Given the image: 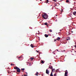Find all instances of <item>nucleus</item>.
<instances>
[{"label": "nucleus", "instance_id": "obj_22", "mask_svg": "<svg viewBox=\"0 0 76 76\" xmlns=\"http://www.w3.org/2000/svg\"><path fill=\"white\" fill-rule=\"evenodd\" d=\"M49 31H50V32H52V30H49Z\"/></svg>", "mask_w": 76, "mask_h": 76}, {"label": "nucleus", "instance_id": "obj_34", "mask_svg": "<svg viewBox=\"0 0 76 76\" xmlns=\"http://www.w3.org/2000/svg\"><path fill=\"white\" fill-rule=\"evenodd\" d=\"M73 31H71V33H73Z\"/></svg>", "mask_w": 76, "mask_h": 76}, {"label": "nucleus", "instance_id": "obj_28", "mask_svg": "<svg viewBox=\"0 0 76 76\" xmlns=\"http://www.w3.org/2000/svg\"><path fill=\"white\" fill-rule=\"evenodd\" d=\"M63 12V10H62L61 11V13H62V12Z\"/></svg>", "mask_w": 76, "mask_h": 76}, {"label": "nucleus", "instance_id": "obj_8", "mask_svg": "<svg viewBox=\"0 0 76 76\" xmlns=\"http://www.w3.org/2000/svg\"><path fill=\"white\" fill-rule=\"evenodd\" d=\"M55 72V69H52V72Z\"/></svg>", "mask_w": 76, "mask_h": 76}, {"label": "nucleus", "instance_id": "obj_33", "mask_svg": "<svg viewBox=\"0 0 76 76\" xmlns=\"http://www.w3.org/2000/svg\"><path fill=\"white\" fill-rule=\"evenodd\" d=\"M15 72V71H14L13 72Z\"/></svg>", "mask_w": 76, "mask_h": 76}, {"label": "nucleus", "instance_id": "obj_20", "mask_svg": "<svg viewBox=\"0 0 76 76\" xmlns=\"http://www.w3.org/2000/svg\"><path fill=\"white\" fill-rule=\"evenodd\" d=\"M24 70H25V69L24 68H22L21 69V70H23V71H24Z\"/></svg>", "mask_w": 76, "mask_h": 76}, {"label": "nucleus", "instance_id": "obj_9", "mask_svg": "<svg viewBox=\"0 0 76 76\" xmlns=\"http://www.w3.org/2000/svg\"><path fill=\"white\" fill-rule=\"evenodd\" d=\"M38 72H37L36 73L35 75H36V76H38Z\"/></svg>", "mask_w": 76, "mask_h": 76}, {"label": "nucleus", "instance_id": "obj_42", "mask_svg": "<svg viewBox=\"0 0 76 76\" xmlns=\"http://www.w3.org/2000/svg\"><path fill=\"white\" fill-rule=\"evenodd\" d=\"M57 16V15H56V16Z\"/></svg>", "mask_w": 76, "mask_h": 76}, {"label": "nucleus", "instance_id": "obj_2", "mask_svg": "<svg viewBox=\"0 0 76 76\" xmlns=\"http://www.w3.org/2000/svg\"><path fill=\"white\" fill-rule=\"evenodd\" d=\"M16 70H17V74H19L20 72V69L19 68H18V67L16 66Z\"/></svg>", "mask_w": 76, "mask_h": 76}, {"label": "nucleus", "instance_id": "obj_11", "mask_svg": "<svg viewBox=\"0 0 76 76\" xmlns=\"http://www.w3.org/2000/svg\"><path fill=\"white\" fill-rule=\"evenodd\" d=\"M30 46L32 47V48H34V46H33L32 44H31Z\"/></svg>", "mask_w": 76, "mask_h": 76}, {"label": "nucleus", "instance_id": "obj_37", "mask_svg": "<svg viewBox=\"0 0 76 76\" xmlns=\"http://www.w3.org/2000/svg\"><path fill=\"white\" fill-rule=\"evenodd\" d=\"M60 31H61V30H60Z\"/></svg>", "mask_w": 76, "mask_h": 76}, {"label": "nucleus", "instance_id": "obj_18", "mask_svg": "<svg viewBox=\"0 0 76 76\" xmlns=\"http://www.w3.org/2000/svg\"><path fill=\"white\" fill-rule=\"evenodd\" d=\"M49 68H50V69H53V67L51 66V67H49Z\"/></svg>", "mask_w": 76, "mask_h": 76}, {"label": "nucleus", "instance_id": "obj_14", "mask_svg": "<svg viewBox=\"0 0 76 76\" xmlns=\"http://www.w3.org/2000/svg\"><path fill=\"white\" fill-rule=\"evenodd\" d=\"M50 76H53V72H51V73L50 74Z\"/></svg>", "mask_w": 76, "mask_h": 76}, {"label": "nucleus", "instance_id": "obj_31", "mask_svg": "<svg viewBox=\"0 0 76 76\" xmlns=\"http://www.w3.org/2000/svg\"><path fill=\"white\" fill-rule=\"evenodd\" d=\"M54 41L55 42V41H56V39H55V40H54Z\"/></svg>", "mask_w": 76, "mask_h": 76}, {"label": "nucleus", "instance_id": "obj_12", "mask_svg": "<svg viewBox=\"0 0 76 76\" xmlns=\"http://www.w3.org/2000/svg\"><path fill=\"white\" fill-rule=\"evenodd\" d=\"M69 0H66V3H69Z\"/></svg>", "mask_w": 76, "mask_h": 76}, {"label": "nucleus", "instance_id": "obj_39", "mask_svg": "<svg viewBox=\"0 0 76 76\" xmlns=\"http://www.w3.org/2000/svg\"><path fill=\"white\" fill-rule=\"evenodd\" d=\"M56 5H55V6H54V7H56Z\"/></svg>", "mask_w": 76, "mask_h": 76}, {"label": "nucleus", "instance_id": "obj_23", "mask_svg": "<svg viewBox=\"0 0 76 76\" xmlns=\"http://www.w3.org/2000/svg\"><path fill=\"white\" fill-rule=\"evenodd\" d=\"M8 73H11V72H10L9 71H8Z\"/></svg>", "mask_w": 76, "mask_h": 76}, {"label": "nucleus", "instance_id": "obj_24", "mask_svg": "<svg viewBox=\"0 0 76 76\" xmlns=\"http://www.w3.org/2000/svg\"><path fill=\"white\" fill-rule=\"evenodd\" d=\"M56 73H55L54 75V76H56Z\"/></svg>", "mask_w": 76, "mask_h": 76}, {"label": "nucleus", "instance_id": "obj_15", "mask_svg": "<svg viewBox=\"0 0 76 76\" xmlns=\"http://www.w3.org/2000/svg\"><path fill=\"white\" fill-rule=\"evenodd\" d=\"M34 58H32V57H31V58H30V59H31V60H34Z\"/></svg>", "mask_w": 76, "mask_h": 76}, {"label": "nucleus", "instance_id": "obj_26", "mask_svg": "<svg viewBox=\"0 0 76 76\" xmlns=\"http://www.w3.org/2000/svg\"><path fill=\"white\" fill-rule=\"evenodd\" d=\"M14 69H15L16 70V67H15Z\"/></svg>", "mask_w": 76, "mask_h": 76}, {"label": "nucleus", "instance_id": "obj_36", "mask_svg": "<svg viewBox=\"0 0 76 76\" xmlns=\"http://www.w3.org/2000/svg\"><path fill=\"white\" fill-rule=\"evenodd\" d=\"M11 66H12V64H11Z\"/></svg>", "mask_w": 76, "mask_h": 76}, {"label": "nucleus", "instance_id": "obj_7", "mask_svg": "<svg viewBox=\"0 0 76 76\" xmlns=\"http://www.w3.org/2000/svg\"><path fill=\"white\" fill-rule=\"evenodd\" d=\"M76 12H73V15H76Z\"/></svg>", "mask_w": 76, "mask_h": 76}, {"label": "nucleus", "instance_id": "obj_6", "mask_svg": "<svg viewBox=\"0 0 76 76\" xmlns=\"http://www.w3.org/2000/svg\"><path fill=\"white\" fill-rule=\"evenodd\" d=\"M45 36L46 38H47V37H48V35L47 34H45Z\"/></svg>", "mask_w": 76, "mask_h": 76}, {"label": "nucleus", "instance_id": "obj_27", "mask_svg": "<svg viewBox=\"0 0 76 76\" xmlns=\"http://www.w3.org/2000/svg\"><path fill=\"white\" fill-rule=\"evenodd\" d=\"M36 52H37V53H39V51H38L37 50H36Z\"/></svg>", "mask_w": 76, "mask_h": 76}, {"label": "nucleus", "instance_id": "obj_21", "mask_svg": "<svg viewBox=\"0 0 76 76\" xmlns=\"http://www.w3.org/2000/svg\"><path fill=\"white\" fill-rule=\"evenodd\" d=\"M48 0H46V3H48Z\"/></svg>", "mask_w": 76, "mask_h": 76}, {"label": "nucleus", "instance_id": "obj_3", "mask_svg": "<svg viewBox=\"0 0 76 76\" xmlns=\"http://www.w3.org/2000/svg\"><path fill=\"white\" fill-rule=\"evenodd\" d=\"M49 71L48 70V69H47L46 71V74H47V75H49Z\"/></svg>", "mask_w": 76, "mask_h": 76}, {"label": "nucleus", "instance_id": "obj_35", "mask_svg": "<svg viewBox=\"0 0 76 76\" xmlns=\"http://www.w3.org/2000/svg\"><path fill=\"white\" fill-rule=\"evenodd\" d=\"M75 48H76V45H75Z\"/></svg>", "mask_w": 76, "mask_h": 76}, {"label": "nucleus", "instance_id": "obj_16", "mask_svg": "<svg viewBox=\"0 0 76 76\" xmlns=\"http://www.w3.org/2000/svg\"><path fill=\"white\" fill-rule=\"evenodd\" d=\"M53 1H55V2H56V1H57V0H53Z\"/></svg>", "mask_w": 76, "mask_h": 76}, {"label": "nucleus", "instance_id": "obj_17", "mask_svg": "<svg viewBox=\"0 0 76 76\" xmlns=\"http://www.w3.org/2000/svg\"><path fill=\"white\" fill-rule=\"evenodd\" d=\"M22 57V56H21L20 57H18V59H20V58Z\"/></svg>", "mask_w": 76, "mask_h": 76}, {"label": "nucleus", "instance_id": "obj_41", "mask_svg": "<svg viewBox=\"0 0 76 76\" xmlns=\"http://www.w3.org/2000/svg\"><path fill=\"white\" fill-rule=\"evenodd\" d=\"M8 69H9V68H8Z\"/></svg>", "mask_w": 76, "mask_h": 76}, {"label": "nucleus", "instance_id": "obj_30", "mask_svg": "<svg viewBox=\"0 0 76 76\" xmlns=\"http://www.w3.org/2000/svg\"><path fill=\"white\" fill-rule=\"evenodd\" d=\"M32 65V64H29V66H31Z\"/></svg>", "mask_w": 76, "mask_h": 76}, {"label": "nucleus", "instance_id": "obj_4", "mask_svg": "<svg viewBox=\"0 0 76 76\" xmlns=\"http://www.w3.org/2000/svg\"><path fill=\"white\" fill-rule=\"evenodd\" d=\"M68 73V72H66L65 73V76H67V74Z\"/></svg>", "mask_w": 76, "mask_h": 76}, {"label": "nucleus", "instance_id": "obj_38", "mask_svg": "<svg viewBox=\"0 0 76 76\" xmlns=\"http://www.w3.org/2000/svg\"><path fill=\"white\" fill-rule=\"evenodd\" d=\"M40 1H42V0H40Z\"/></svg>", "mask_w": 76, "mask_h": 76}, {"label": "nucleus", "instance_id": "obj_10", "mask_svg": "<svg viewBox=\"0 0 76 76\" xmlns=\"http://www.w3.org/2000/svg\"><path fill=\"white\" fill-rule=\"evenodd\" d=\"M47 23L46 22L44 23V25H47Z\"/></svg>", "mask_w": 76, "mask_h": 76}, {"label": "nucleus", "instance_id": "obj_43", "mask_svg": "<svg viewBox=\"0 0 76 76\" xmlns=\"http://www.w3.org/2000/svg\"><path fill=\"white\" fill-rule=\"evenodd\" d=\"M66 71H67V70H66Z\"/></svg>", "mask_w": 76, "mask_h": 76}, {"label": "nucleus", "instance_id": "obj_19", "mask_svg": "<svg viewBox=\"0 0 76 76\" xmlns=\"http://www.w3.org/2000/svg\"><path fill=\"white\" fill-rule=\"evenodd\" d=\"M70 38H69L68 39H67L66 40H67V41H69V40H70Z\"/></svg>", "mask_w": 76, "mask_h": 76}, {"label": "nucleus", "instance_id": "obj_32", "mask_svg": "<svg viewBox=\"0 0 76 76\" xmlns=\"http://www.w3.org/2000/svg\"><path fill=\"white\" fill-rule=\"evenodd\" d=\"M56 51H58V49L56 50Z\"/></svg>", "mask_w": 76, "mask_h": 76}, {"label": "nucleus", "instance_id": "obj_40", "mask_svg": "<svg viewBox=\"0 0 76 76\" xmlns=\"http://www.w3.org/2000/svg\"><path fill=\"white\" fill-rule=\"evenodd\" d=\"M50 64H51V63H50Z\"/></svg>", "mask_w": 76, "mask_h": 76}, {"label": "nucleus", "instance_id": "obj_5", "mask_svg": "<svg viewBox=\"0 0 76 76\" xmlns=\"http://www.w3.org/2000/svg\"><path fill=\"white\" fill-rule=\"evenodd\" d=\"M60 39V38L58 37L56 39V40H58V41H59Z\"/></svg>", "mask_w": 76, "mask_h": 76}, {"label": "nucleus", "instance_id": "obj_1", "mask_svg": "<svg viewBox=\"0 0 76 76\" xmlns=\"http://www.w3.org/2000/svg\"><path fill=\"white\" fill-rule=\"evenodd\" d=\"M42 17L43 18L45 19H48V16L45 14H44L42 15Z\"/></svg>", "mask_w": 76, "mask_h": 76}, {"label": "nucleus", "instance_id": "obj_25", "mask_svg": "<svg viewBox=\"0 0 76 76\" xmlns=\"http://www.w3.org/2000/svg\"><path fill=\"white\" fill-rule=\"evenodd\" d=\"M24 76H28V75H23Z\"/></svg>", "mask_w": 76, "mask_h": 76}, {"label": "nucleus", "instance_id": "obj_29", "mask_svg": "<svg viewBox=\"0 0 76 76\" xmlns=\"http://www.w3.org/2000/svg\"><path fill=\"white\" fill-rule=\"evenodd\" d=\"M62 52H64V51H65V50H63L62 51Z\"/></svg>", "mask_w": 76, "mask_h": 76}, {"label": "nucleus", "instance_id": "obj_13", "mask_svg": "<svg viewBox=\"0 0 76 76\" xmlns=\"http://www.w3.org/2000/svg\"><path fill=\"white\" fill-rule=\"evenodd\" d=\"M41 63H42L43 64H44V61H42Z\"/></svg>", "mask_w": 76, "mask_h": 76}, {"label": "nucleus", "instance_id": "obj_44", "mask_svg": "<svg viewBox=\"0 0 76 76\" xmlns=\"http://www.w3.org/2000/svg\"><path fill=\"white\" fill-rule=\"evenodd\" d=\"M13 65H14V64H13Z\"/></svg>", "mask_w": 76, "mask_h": 76}]
</instances>
